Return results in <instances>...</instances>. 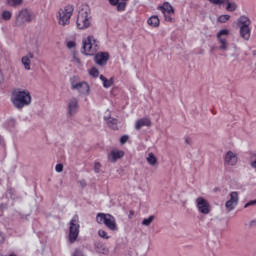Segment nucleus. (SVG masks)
Here are the masks:
<instances>
[{"mask_svg": "<svg viewBox=\"0 0 256 256\" xmlns=\"http://www.w3.org/2000/svg\"><path fill=\"white\" fill-rule=\"evenodd\" d=\"M93 23V17L91 16V8L89 5H82L78 11V16L76 20V27L80 31H85L89 29Z\"/></svg>", "mask_w": 256, "mask_h": 256, "instance_id": "1", "label": "nucleus"}, {"mask_svg": "<svg viewBox=\"0 0 256 256\" xmlns=\"http://www.w3.org/2000/svg\"><path fill=\"white\" fill-rule=\"evenodd\" d=\"M12 103L16 109H23L31 105V93L25 90H16L12 93Z\"/></svg>", "mask_w": 256, "mask_h": 256, "instance_id": "2", "label": "nucleus"}, {"mask_svg": "<svg viewBox=\"0 0 256 256\" xmlns=\"http://www.w3.org/2000/svg\"><path fill=\"white\" fill-rule=\"evenodd\" d=\"M75 11V7L73 5L68 4L64 8H61L58 11L57 19L58 25L60 27H67L69 23H71V17H73V12Z\"/></svg>", "mask_w": 256, "mask_h": 256, "instance_id": "3", "label": "nucleus"}, {"mask_svg": "<svg viewBox=\"0 0 256 256\" xmlns=\"http://www.w3.org/2000/svg\"><path fill=\"white\" fill-rule=\"evenodd\" d=\"M96 222L99 225H105L110 231H117V221L111 214L98 213L96 216Z\"/></svg>", "mask_w": 256, "mask_h": 256, "instance_id": "4", "label": "nucleus"}, {"mask_svg": "<svg viewBox=\"0 0 256 256\" xmlns=\"http://www.w3.org/2000/svg\"><path fill=\"white\" fill-rule=\"evenodd\" d=\"M83 50L85 55H95L99 51V41L94 36H88L83 40Z\"/></svg>", "mask_w": 256, "mask_h": 256, "instance_id": "5", "label": "nucleus"}, {"mask_svg": "<svg viewBox=\"0 0 256 256\" xmlns=\"http://www.w3.org/2000/svg\"><path fill=\"white\" fill-rule=\"evenodd\" d=\"M158 11H161L165 21L175 23V9L169 2H164L161 6H158Z\"/></svg>", "mask_w": 256, "mask_h": 256, "instance_id": "6", "label": "nucleus"}, {"mask_svg": "<svg viewBox=\"0 0 256 256\" xmlns=\"http://www.w3.org/2000/svg\"><path fill=\"white\" fill-rule=\"evenodd\" d=\"M79 216L74 215L72 219L70 220V226H69V242L75 243L77 241V237H79Z\"/></svg>", "mask_w": 256, "mask_h": 256, "instance_id": "7", "label": "nucleus"}, {"mask_svg": "<svg viewBox=\"0 0 256 256\" xmlns=\"http://www.w3.org/2000/svg\"><path fill=\"white\" fill-rule=\"evenodd\" d=\"M230 34L231 32L227 28L221 29L216 34L217 41L220 44V49L222 51H227V49L229 48V42L227 41V36Z\"/></svg>", "mask_w": 256, "mask_h": 256, "instance_id": "8", "label": "nucleus"}, {"mask_svg": "<svg viewBox=\"0 0 256 256\" xmlns=\"http://www.w3.org/2000/svg\"><path fill=\"white\" fill-rule=\"evenodd\" d=\"M196 207L202 215H209L211 213V205L209 204V201L203 197H198L196 199Z\"/></svg>", "mask_w": 256, "mask_h": 256, "instance_id": "9", "label": "nucleus"}, {"mask_svg": "<svg viewBox=\"0 0 256 256\" xmlns=\"http://www.w3.org/2000/svg\"><path fill=\"white\" fill-rule=\"evenodd\" d=\"M32 17L31 12L28 9L21 10L16 17V25H24V23H30Z\"/></svg>", "mask_w": 256, "mask_h": 256, "instance_id": "10", "label": "nucleus"}, {"mask_svg": "<svg viewBox=\"0 0 256 256\" xmlns=\"http://www.w3.org/2000/svg\"><path fill=\"white\" fill-rule=\"evenodd\" d=\"M71 87L81 93V95H89L90 88L87 82H75L71 79Z\"/></svg>", "mask_w": 256, "mask_h": 256, "instance_id": "11", "label": "nucleus"}, {"mask_svg": "<svg viewBox=\"0 0 256 256\" xmlns=\"http://www.w3.org/2000/svg\"><path fill=\"white\" fill-rule=\"evenodd\" d=\"M239 203V193L231 192L230 199L226 202L225 207L228 211H233L237 204Z\"/></svg>", "mask_w": 256, "mask_h": 256, "instance_id": "12", "label": "nucleus"}, {"mask_svg": "<svg viewBox=\"0 0 256 256\" xmlns=\"http://www.w3.org/2000/svg\"><path fill=\"white\" fill-rule=\"evenodd\" d=\"M237 161H239V158L237 157V154H235V152L233 151H228L225 155H224V165L226 166H235L237 165Z\"/></svg>", "mask_w": 256, "mask_h": 256, "instance_id": "13", "label": "nucleus"}, {"mask_svg": "<svg viewBox=\"0 0 256 256\" xmlns=\"http://www.w3.org/2000/svg\"><path fill=\"white\" fill-rule=\"evenodd\" d=\"M123 157H125V152L123 150L113 149L108 154V161L110 163H117V161L123 159Z\"/></svg>", "mask_w": 256, "mask_h": 256, "instance_id": "14", "label": "nucleus"}, {"mask_svg": "<svg viewBox=\"0 0 256 256\" xmlns=\"http://www.w3.org/2000/svg\"><path fill=\"white\" fill-rule=\"evenodd\" d=\"M94 61L97 65L103 67V65H107V61H109V53L107 52H100L97 53L94 57Z\"/></svg>", "mask_w": 256, "mask_h": 256, "instance_id": "15", "label": "nucleus"}, {"mask_svg": "<svg viewBox=\"0 0 256 256\" xmlns=\"http://www.w3.org/2000/svg\"><path fill=\"white\" fill-rule=\"evenodd\" d=\"M79 111V100L77 98H71L68 101V115L73 116Z\"/></svg>", "mask_w": 256, "mask_h": 256, "instance_id": "16", "label": "nucleus"}, {"mask_svg": "<svg viewBox=\"0 0 256 256\" xmlns=\"http://www.w3.org/2000/svg\"><path fill=\"white\" fill-rule=\"evenodd\" d=\"M33 59H35V55L31 52L22 57L21 63L26 71H31V62Z\"/></svg>", "mask_w": 256, "mask_h": 256, "instance_id": "17", "label": "nucleus"}, {"mask_svg": "<svg viewBox=\"0 0 256 256\" xmlns=\"http://www.w3.org/2000/svg\"><path fill=\"white\" fill-rule=\"evenodd\" d=\"M129 0H109L110 5L117 7V11H125Z\"/></svg>", "mask_w": 256, "mask_h": 256, "instance_id": "18", "label": "nucleus"}, {"mask_svg": "<svg viewBox=\"0 0 256 256\" xmlns=\"http://www.w3.org/2000/svg\"><path fill=\"white\" fill-rule=\"evenodd\" d=\"M251 18H249L247 15H241L237 19V25L239 28L241 27H251Z\"/></svg>", "mask_w": 256, "mask_h": 256, "instance_id": "19", "label": "nucleus"}, {"mask_svg": "<svg viewBox=\"0 0 256 256\" xmlns=\"http://www.w3.org/2000/svg\"><path fill=\"white\" fill-rule=\"evenodd\" d=\"M239 29L240 37L244 41H249L251 39V27H241Z\"/></svg>", "mask_w": 256, "mask_h": 256, "instance_id": "20", "label": "nucleus"}, {"mask_svg": "<svg viewBox=\"0 0 256 256\" xmlns=\"http://www.w3.org/2000/svg\"><path fill=\"white\" fill-rule=\"evenodd\" d=\"M142 127H151V120L149 118H142L136 122L135 129L141 130Z\"/></svg>", "mask_w": 256, "mask_h": 256, "instance_id": "21", "label": "nucleus"}, {"mask_svg": "<svg viewBox=\"0 0 256 256\" xmlns=\"http://www.w3.org/2000/svg\"><path fill=\"white\" fill-rule=\"evenodd\" d=\"M226 4V11L233 13L237 11V3L233 0H223V5Z\"/></svg>", "mask_w": 256, "mask_h": 256, "instance_id": "22", "label": "nucleus"}, {"mask_svg": "<svg viewBox=\"0 0 256 256\" xmlns=\"http://www.w3.org/2000/svg\"><path fill=\"white\" fill-rule=\"evenodd\" d=\"M147 23L150 27H159L161 21L159 20V16L154 15L147 20Z\"/></svg>", "mask_w": 256, "mask_h": 256, "instance_id": "23", "label": "nucleus"}, {"mask_svg": "<svg viewBox=\"0 0 256 256\" xmlns=\"http://www.w3.org/2000/svg\"><path fill=\"white\" fill-rule=\"evenodd\" d=\"M104 119H105L108 127H110V129H114V130L118 129V127H117V123H118L117 119L112 118V117H109V118L105 117Z\"/></svg>", "mask_w": 256, "mask_h": 256, "instance_id": "24", "label": "nucleus"}, {"mask_svg": "<svg viewBox=\"0 0 256 256\" xmlns=\"http://www.w3.org/2000/svg\"><path fill=\"white\" fill-rule=\"evenodd\" d=\"M100 81H102L103 87H105V89H109V87L113 85V78L106 79L105 76L100 75Z\"/></svg>", "mask_w": 256, "mask_h": 256, "instance_id": "25", "label": "nucleus"}, {"mask_svg": "<svg viewBox=\"0 0 256 256\" xmlns=\"http://www.w3.org/2000/svg\"><path fill=\"white\" fill-rule=\"evenodd\" d=\"M146 161L148 164H150L152 167L157 165V157H155V154L153 152H150L148 154V157H146Z\"/></svg>", "mask_w": 256, "mask_h": 256, "instance_id": "26", "label": "nucleus"}, {"mask_svg": "<svg viewBox=\"0 0 256 256\" xmlns=\"http://www.w3.org/2000/svg\"><path fill=\"white\" fill-rule=\"evenodd\" d=\"M1 17L4 21H9V19L13 17V14L10 11L5 10L2 12Z\"/></svg>", "mask_w": 256, "mask_h": 256, "instance_id": "27", "label": "nucleus"}, {"mask_svg": "<svg viewBox=\"0 0 256 256\" xmlns=\"http://www.w3.org/2000/svg\"><path fill=\"white\" fill-rule=\"evenodd\" d=\"M21 3H23V0H7V4L10 7H17V6L21 5Z\"/></svg>", "mask_w": 256, "mask_h": 256, "instance_id": "28", "label": "nucleus"}, {"mask_svg": "<svg viewBox=\"0 0 256 256\" xmlns=\"http://www.w3.org/2000/svg\"><path fill=\"white\" fill-rule=\"evenodd\" d=\"M229 19H231V16L228 14H224L218 17V22L219 23H227V21H229Z\"/></svg>", "mask_w": 256, "mask_h": 256, "instance_id": "29", "label": "nucleus"}, {"mask_svg": "<svg viewBox=\"0 0 256 256\" xmlns=\"http://www.w3.org/2000/svg\"><path fill=\"white\" fill-rule=\"evenodd\" d=\"M154 219H155V216H150L149 218H145L142 221V225H145V227H149V225H151V223H153Z\"/></svg>", "mask_w": 256, "mask_h": 256, "instance_id": "30", "label": "nucleus"}, {"mask_svg": "<svg viewBox=\"0 0 256 256\" xmlns=\"http://www.w3.org/2000/svg\"><path fill=\"white\" fill-rule=\"evenodd\" d=\"M89 75H91V77H94V78L99 77V69H97L96 67H92L89 70Z\"/></svg>", "mask_w": 256, "mask_h": 256, "instance_id": "31", "label": "nucleus"}, {"mask_svg": "<svg viewBox=\"0 0 256 256\" xmlns=\"http://www.w3.org/2000/svg\"><path fill=\"white\" fill-rule=\"evenodd\" d=\"M98 235L102 239H109V235L107 234V232L105 230H99Z\"/></svg>", "mask_w": 256, "mask_h": 256, "instance_id": "32", "label": "nucleus"}, {"mask_svg": "<svg viewBox=\"0 0 256 256\" xmlns=\"http://www.w3.org/2000/svg\"><path fill=\"white\" fill-rule=\"evenodd\" d=\"M94 171H95V173L101 172V163H99V162L94 163Z\"/></svg>", "mask_w": 256, "mask_h": 256, "instance_id": "33", "label": "nucleus"}, {"mask_svg": "<svg viewBox=\"0 0 256 256\" xmlns=\"http://www.w3.org/2000/svg\"><path fill=\"white\" fill-rule=\"evenodd\" d=\"M127 141H129V136H128V135H123V136L120 138V143H121V145H125V143H127Z\"/></svg>", "mask_w": 256, "mask_h": 256, "instance_id": "34", "label": "nucleus"}, {"mask_svg": "<svg viewBox=\"0 0 256 256\" xmlns=\"http://www.w3.org/2000/svg\"><path fill=\"white\" fill-rule=\"evenodd\" d=\"M77 44H75V41H68L67 42V47L68 49H75Z\"/></svg>", "mask_w": 256, "mask_h": 256, "instance_id": "35", "label": "nucleus"}, {"mask_svg": "<svg viewBox=\"0 0 256 256\" xmlns=\"http://www.w3.org/2000/svg\"><path fill=\"white\" fill-rule=\"evenodd\" d=\"M72 256H85V254H83V251H81L80 249H75Z\"/></svg>", "mask_w": 256, "mask_h": 256, "instance_id": "36", "label": "nucleus"}, {"mask_svg": "<svg viewBox=\"0 0 256 256\" xmlns=\"http://www.w3.org/2000/svg\"><path fill=\"white\" fill-rule=\"evenodd\" d=\"M55 170L57 173L63 172V164H57Z\"/></svg>", "mask_w": 256, "mask_h": 256, "instance_id": "37", "label": "nucleus"}, {"mask_svg": "<svg viewBox=\"0 0 256 256\" xmlns=\"http://www.w3.org/2000/svg\"><path fill=\"white\" fill-rule=\"evenodd\" d=\"M251 205H256V200H251L248 203L245 204V209H247V207H251Z\"/></svg>", "mask_w": 256, "mask_h": 256, "instance_id": "38", "label": "nucleus"}, {"mask_svg": "<svg viewBox=\"0 0 256 256\" xmlns=\"http://www.w3.org/2000/svg\"><path fill=\"white\" fill-rule=\"evenodd\" d=\"M185 143H186L187 145H192V144H193V140H192L190 137H186V138H185Z\"/></svg>", "mask_w": 256, "mask_h": 256, "instance_id": "39", "label": "nucleus"}, {"mask_svg": "<svg viewBox=\"0 0 256 256\" xmlns=\"http://www.w3.org/2000/svg\"><path fill=\"white\" fill-rule=\"evenodd\" d=\"M99 253H103V254H105V253H109V250L107 249V248H103V251L101 252V251H99Z\"/></svg>", "mask_w": 256, "mask_h": 256, "instance_id": "40", "label": "nucleus"}, {"mask_svg": "<svg viewBox=\"0 0 256 256\" xmlns=\"http://www.w3.org/2000/svg\"><path fill=\"white\" fill-rule=\"evenodd\" d=\"M251 225H256V219L251 222Z\"/></svg>", "mask_w": 256, "mask_h": 256, "instance_id": "41", "label": "nucleus"}, {"mask_svg": "<svg viewBox=\"0 0 256 256\" xmlns=\"http://www.w3.org/2000/svg\"><path fill=\"white\" fill-rule=\"evenodd\" d=\"M1 79H3V74L0 71V81H1Z\"/></svg>", "mask_w": 256, "mask_h": 256, "instance_id": "42", "label": "nucleus"}]
</instances>
